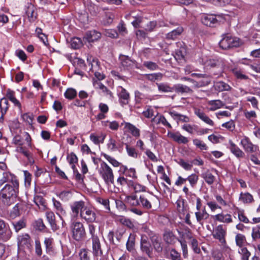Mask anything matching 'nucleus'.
Masks as SVG:
<instances>
[{"instance_id":"obj_1","label":"nucleus","mask_w":260,"mask_h":260,"mask_svg":"<svg viewBox=\"0 0 260 260\" xmlns=\"http://www.w3.org/2000/svg\"><path fill=\"white\" fill-rule=\"evenodd\" d=\"M19 185L5 184L0 190V200L3 208L14 204L18 193Z\"/></svg>"},{"instance_id":"obj_2","label":"nucleus","mask_w":260,"mask_h":260,"mask_svg":"<svg viewBox=\"0 0 260 260\" xmlns=\"http://www.w3.org/2000/svg\"><path fill=\"white\" fill-rule=\"evenodd\" d=\"M72 237L77 241H82L86 237V232L83 224L79 221L73 222L71 225Z\"/></svg>"},{"instance_id":"obj_3","label":"nucleus","mask_w":260,"mask_h":260,"mask_svg":"<svg viewBox=\"0 0 260 260\" xmlns=\"http://www.w3.org/2000/svg\"><path fill=\"white\" fill-rule=\"evenodd\" d=\"M240 44L239 39L233 38L228 35H224L219 43L220 47L224 50L232 47H237L240 46Z\"/></svg>"},{"instance_id":"obj_4","label":"nucleus","mask_w":260,"mask_h":260,"mask_svg":"<svg viewBox=\"0 0 260 260\" xmlns=\"http://www.w3.org/2000/svg\"><path fill=\"white\" fill-rule=\"evenodd\" d=\"M12 231L9 224L0 219V241L7 242L12 237Z\"/></svg>"},{"instance_id":"obj_5","label":"nucleus","mask_w":260,"mask_h":260,"mask_svg":"<svg viewBox=\"0 0 260 260\" xmlns=\"http://www.w3.org/2000/svg\"><path fill=\"white\" fill-rule=\"evenodd\" d=\"M101 168L100 174L102 175L103 178L107 184L109 183H114V175L113 171L110 167L104 161L101 164Z\"/></svg>"},{"instance_id":"obj_6","label":"nucleus","mask_w":260,"mask_h":260,"mask_svg":"<svg viewBox=\"0 0 260 260\" xmlns=\"http://www.w3.org/2000/svg\"><path fill=\"white\" fill-rule=\"evenodd\" d=\"M5 183L11 185H19L17 177L10 172H4L2 177L0 179V186H2Z\"/></svg>"},{"instance_id":"obj_7","label":"nucleus","mask_w":260,"mask_h":260,"mask_svg":"<svg viewBox=\"0 0 260 260\" xmlns=\"http://www.w3.org/2000/svg\"><path fill=\"white\" fill-rule=\"evenodd\" d=\"M81 218L84 219L87 223L96 222V215L93 210L85 207L80 213Z\"/></svg>"},{"instance_id":"obj_8","label":"nucleus","mask_w":260,"mask_h":260,"mask_svg":"<svg viewBox=\"0 0 260 260\" xmlns=\"http://www.w3.org/2000/svg\"><path fill=\"white\" fill-rule=\"evenodd\" d=\"M140 249L142 252L145 253L149 258H152L153 248L151 243L148 241L146 237H142L141 240Z\"/></svg>"},{"instance_id":"obj_9","label":"nucleus","mask_w":260,"mask_h":260,"mask_svg":"<svg viewBox=\"0 0 260 260\" xmlns=\"http://www.w3.org/2000/svg\"><path fill=\"white\" fill-rule=\"evenodd\" d=\"M226 231L223 228L222 225L217 226L213 233V236L214 238L219 240L221 243H225V236Z\"/></svg>"},{"instance_id":"obj_10","label":"nucleus","mask_w":260,"mask_h":260,"mask_svg":"<svg viewBox=\"0 0 260 260\" xmlns=\"http://www.w3.org/2000/svg\"><path fill=\"white\" fill-rule=\"evenodd\" d=\"M201 21L203 24L209 27H215L218 23L217 19L213 15H203Z\"/></svg>"},{"instance_id":"obj_11","label":"nucleus","mask_w":260,"mask_h":260,"mask_svg":"<svg viewBox=\"0 0 260 260\" xmlns=\"http://www.w3.org/2000/svg\"><path fill=\"white\" fill-rule=\"evenodd\" d=\"M36 8L31 3H27L25 6V14L27 16L29 21H34L37 17V14L35 13Z\"/></svg>"},{"instance_id":"obj_12","label":"nucleus","mask_w":260,"mask_h":260,"mask_svg":"<svg viewBox=\"0 0 260 260\" xmlns=\"http://www.w3.org/2000/svg\"><path fill=\"white\" fill-rule=\"evenodd\" d=\"M93 254L94 256H98L103 254L101 249V243L98 237H94L92 238Z\"/></svg>"},{"instance_id":"obj_13","label":"nucleus","mask_w":260,"mask_h":260,"mask_svg":"<svg viewBox=\"0 0 260 260\" xmlns=\"http://www.w3.org/2000/svg\"><path fill=\"white\" fill-rule=\"evenodd\" d=\"M101 36L100 32L96 31L95 30L87 31L84 37V39H85L88 42H93L95 41L99 40Z\"/></svg>"},{"instance_id":"obj_14","label":"nucleus","mask_w":260,"mask_h":260,"mask_svg":"<svg viewBox=\"0 0 260 260\" xmlns=\"http://www.w3.org/2000/svg\"><path fill=\"white\" fill-rule=\"evenodd\" d=\"M18 245L29 249L31 247V239L30 236L26 234L19 236L18 238Z\"/></svg>"},{"instance_id":"obj_15","label":"nucleus","mask_w":260,"mask_h":260,"mask_svg":"<svg viewBox=\"0 0 260 260\" xmlns=\"http://www.w3.org/2000/svg\"><path fill=\"white\" fill-rule=\"evenodd\" d=\"M151 197H152V196L148 194L140 195L139 196V198L140 205L142 206V207L145 209H151L152 207L151 204L150 203Z\"/></svg>"},{"instance_id":"obj_16","label":"nucleus","mask_w":260,"mask_h":260,"mask_svg":"<svg viewBox=\"0 0 260 260\" xmlns=\"http://www.w3.org/2000/svg\"><path fill=\"white\" fill-rule=\"evenodd\" d=\"M241 144L246 152H253L257 150V146L252 144L248 138L246 137L242 139Z\"/></svg>"},{"instance_id":"obj_17","label":"nucleus","mask_w":260,"mask_h":260,"mask_svg":"<svg viewBox=\"0 0 260 260\" xmlns=\"http://www.w3.org/2000/svg\"><path fill=\"white\" fill-rule=\"evenodd\" d=\"M168 136L174 141L178 143L186 144L188 140L187 138L182 136L179 132L168 133Z\"/></svg>"},{"instance_id":"obj_18","label":"nucleus","mask_w":260,"mask_h":260,"mask_svg":"<svg viewBox=\"0 0 260 260\" xmlns=\"http://www.w3.org/2000/svg\"><path fill=\"white\" fill-rule=\"evenodd\" d=\"M176 237L172 231L165 230L163 234V239L168 244L173 245L175 243Z\"/></svg>"},{"instance_id":"obj_19","label":"nucleus","mask_w":260,"mask_h":260,"mask_svg":"<svg viewBox=\"0 0 260 260\" xmlns=\"http://www.w3.org/2000/svg\"><path fill=\"white\" fill-rule=\"evenodd\" d=\"M194 113L199 118L207 124L212 126L214 125L213 121L202 110L196 108L194 109Z\"/></svg>"},{"instance_id":"obj_20","label":"nucleus","mask_w":260,"mask_h":260,"mask_svg":"<svg viewBox=\"0 0 260 260\" xmlns=\"http://www.w3.org/2000/svg\"><path fill=\"white\" fill-rule=\"evenodd\" d=\"M174 90L178 93H192L193 92V90L189 87L181 84L174 85Z\"/></svg>"},{"instance_id":"obj_21","label":"nucleus","mask_w":260,"mask_h":260,"mask_svg":"<svg viewBox=\"0 0 260 260\" xmlns=\"http://www.w3.org/2000/svg\"><path fill=\"white\" fill-rule=\"evenodd\" d=\"M45 214L52 230L54 231L58 230V227L56 223L55 216L54 213L51 211H47Z\"/></svg>"},{"instance_id":"obj_22","label":"nucleus","mask_w":260,"mask_h":260,"mask_svg":"<svg viewBox=\"0 0 260 260\" xmlns=\"http://www.w3.org/2000/svg\"><path fill=\"white\" fill-rule=\"evenodd\" d=\"M214 84L215 89L219 92L230 91L232 89L230 85L223 81L214 82Z\"/></svg>"},{"instance_id":"obj_23","label":"nucleus","mask_w":260,"mask_h":260,"mask_svg":"<svg viewBox=\"0 0 260 260\" xmlns=\"http://www.w3.org/2000/svg\"><path fill=\"white\" fill-rule=\"evenodd\" d=\"M84 202L80 201L74 202L71 205V209L73 213L75 214V216H77L79 214V211L81 212L82 209H84L85 208Z\"/></svg>"},{"instance_id":"obj_24","label":"nucleus","mask_w":260,"mask_h":260,"mask_svg":"<svg viewBox=\"0 0 260 260\" xmlns=\"http://www.w3.org/2000/svg\"><path fill=\"white\" fill-rule=\"evenodd\" d=\"M201 177L204 179L205 182L210 185L213 184L215 180V177L208 170L203 172L201 174Z\"/></svg>"},{"instance_id":"obj_25","label":"nucleus","mask_w":260,"mask_h":260,"mask_svg":"<svg viewBox=\"0 0 260 260\" xmlns=\"http://www.w3.org/2000/svg\"><path fill=\"white\" fill-rule=\"evenodd\" d=\"M54 240L51 237H45L44 240V243L45 246L46 251L47 253H53Z\"/></svg>"},{"instance_id":"obj_26","label":"nucleus","mask_w":260,"mask_h":260,"mask_svg":"<svg viewBox=\"0 0 260 260\" xmlns=\"http://www.w3.org/2000/svg\"><path fill=\"white\" fill-rule=\"evenodd\" d=\"M230 146L229 147L231 152L237 157H243L244 152L241 151L232 141H230Z\"/></svg>"},{"instance_id":"obj_27","label":"nucleus","mask_w":260,"mask_h":260,"mask_svg":"<svg viewBox=\"0 0 260 260\" xmlns=\"http://www.w3.org/2000/svg\"><path fill=\"white\" fill-rule=\"evenodd\" d=\"M183 31L182 27H178L177 29L168 33L166 35V39L168 40H175L180 36Z\"/></svg>"},{"instance_id":"obj_28","label":"nucleus","mask_w":260,"mask_h":260,"mask_svg":"<svg viewBox=\"0 0 260 260\" xmlns=\"http://www.w3.org/2000/svg\"><path fill=\"white\" fill-rule=\"evenodd\" d=\"M169 114L175 120L183 122H188L189 121L190 119L188 117L179 114L175 111H170Z\"/></svg>"},{"instance_id":"obj_29","label":"nucleus","mask_w":260,"mask_h":260,"mask_svg":"<svg viewBox=\"0 0 260 260\" xmlns=\"http://www.w3.org/2000/svg\"><path fill=\"white\" fill-rule=\"evenodd\" d=\"M224 64H217V67L216 68L215 67L211 69L212 76H214L216 78L222 77L224 72Z\"/></svg>"},{"instance_id":"obj_30","label":"nucleus","mask_w":260,"mask_h":260,"mask_svg":"<svg viewBox=\"0 0 260 260\" xmlns=\"http://www.w3.org/2000/svg\"><path fill=\"white\" fill-rule=\"evenodd\" d=\"M178 233L182 239H187L191 240L194 239L190 229L187 226L184 227L183 231H178Z\"/></svg>"},{"instance_id":"obj_31","label":"nucleus","mask_w":260,"mask_h":260,"mask_svg":"<svg viewBox=\"0 0 260 260\" xmlns=\"http://www.w3.org/2000/svg\"><path fill=\"white\" fill-rule=\"evenodd\" d=\"M125 202L128 204L133 206H140L139 198L137 195L127 196L125 199Z\"/></svg>"},{"instance_id":"obj_32","label":"nucleus","mask_w":260,"mask_h":260,"mask_svg":"<svg viewBox=\"0 0 260 260\" xmlns=\"http://www.w3.org/2000/svg\"><path fill=\"white\" fill-rule=\"evenodd\" d=\"M119 96L120 98V102L122 105H126L128 104L129 95L124 88H122Z\"/></svg>"},{"instance_id":"obj_33","label":"nucleus","mask_w":260,"mask_h":260,"mask_svg":"<svg viewBox=\"0 0 260 260\" xmlns=\"http://www.w3.org/2000/svg\"><path fill=\"white\" fill-rule=\"evenodd\" d=\"M158 90L163 92H172L174 90V86L171 87L167 83H157Z\"/></svg>"},{"instance_id":"obj_34","label":"nucleus","mask_w":260,"mask_h":260,"mask_svg":"<svg viewBox=\"0 0 260 260\" xmlns=\"http://www.w3.org/2000/svg\"><path fill=\"white\" fill-rule=\"evenodd\" d=\"M135 236L134 234H131L126 242V249L131 252L134 250Z\"/></svg>"},{"instance_id":"obj_35","label":"nucleus","mask_w":260,"mask_h":260,"mask_svg":"<svg viewBox=\"0 0 260 260\" xmlns=\"http://www.w3.org/2000/svg\"><path fill=\"white\" fill-rule=\"evenodd\" d=\"M168 257L171 260H182L181 254L174 248L169 250Z\"/></svg>"},{"instance_id":"obj_36","label":"nucleus","mask_w":260,"mask_h":260,"mask_svg":"<svg viewBox=\"0 0 260 260\" xmlns=\"http://www.w3.org/2000/svg\"><path fill=\"white\" fill-rule=\"evenodd\" d=\"M87 61L91 64V69L93 72L94 71L97 70L100 66V62L98 59L94 58L92 56L87 57Z\"/></svg>"},{"instance_id":"obj_37","label":"nucleus","mask_w":260,"mask_h":260,"mask_svg":"<svg viewBox=\"0 0 260 260\" xmlns=\"http://www.w3.org/2000/svg\"><path fill=\"white\" fill-rule=\"evenodd\" d=\"M240 200L244 203H250L253 201V197L249 193H241L240 197Z\"/></svg>"},{"instance_id":"obj_38","label":"nucleus","mask_w":260,"mask_h":260,"mask_svg":"<svg viewBox=\"0 0 260 260\" xmlns=\"http://www.w3.org/2000/svg\"><path fill=\"white\" fill-rule=\"evenodd\" d=\"M125 127L130 131L131 133L134 136L139 137L140 136V131L135 126L131 123H126Z\"/></svg>"},{"instance_id":"obj_39","label":"nucleus","mask_w":260,"mask_h":260,"mask_svg":"<svg viewBox=\"0 0 260 260\" xmlns=\"http://www.w3.org/2000/svg\"><path fill=\"white\" fill-rule=\"evenodd\" d=\"M232 73L238 79L247 80L248 79V76L244 74L241 70L234 69L232 70Z\"/></svg>"},{"instance_id":"obj_40","label":"nucleus","mask_w":260,"mask_h":260,"mask_svg":"<svg viewBox=\"0 0 260 260\" xmlns=\"http://www.w3.org/2000/svg\"><path fill=\"white\" fill-rule=\"evenodd\" d=\"M177 240L181 244V249L182 250V254L184 258H187L188 256V249L186 241L184 239H177Z\"/></svg>"},{"instance_id":"obj_41","label":"nucleus","mask_w":260,"mask_h":260,"mask_svg":"<svg viewBox=\"0 0 260 260\" xmlns=\"http://www.w3.org/2000/svg\"><path fill=\"white\" fill-rule=\"evenodd\" d=\"M33 225L34 228L36 230H38L40 231H44L46 228L45 225L43 220L41 218H39L38 220H36L33 223Z\"/></svg>"},{"instance_id":"obj_42","label":"nucleus","mask_w":260,"mask_h":260,"mask_svg":"<svg viewBox=\"0 0 260 260\" xmlns=\"http://www.w3.org/2000/svg\"><path fill=\"white\" fill-rule=\"evenodd\" d=\"M90 251L86 249H81L79 253L80 260H90Z\"/></svg>"},{"instance_id":"obj_43","label":"nucleus","mask_w":260,"mask_h":260,"mask_svg":"<svg viewBox=\"0 0 260 260\" xmlns=\"http://www.w3.org/2000/svg\"><path fill=\"white\" fill-rule=\"evenodd\" d=\"M206 64L211 69L215 67L216 68L217 67V64L223 65V63L218 59H210L207 60Z\"/></svg>"},{"instance_id":"obj_44","label":"nucleus","mask_w":260,"mask_h":260,"mask_svg":"<svg viewBox=\"0 0 260 260\" xmlns=\"http://www.w3.org/2000/svg\"><path fill=\"white\" fill-rule=\"evenodd\" d=\"M235 240L237 245L241 247L244 245L246 242V238L243 235L238 234L236 236Z\"/></svg>"},{"instance_id":"obj_45","label":"nucleus","mask_w":260,"mask_h":260,"mask_svg":"<svg viewBox=\"0 0 260 260\" xmlns=\"http://www.w3.org/2000/svg\"><path fill=\"white\" fill-rule=\"evenodd\" d=\"M7 98L12 102L15 106H20V102L15 98L14 92L10 89L7 91Z\"/></svg>"},{"instance_id":"obj_46","label":"nucleus","mask_w":260,"mask_h":260,"mask_svg":"<svg viewBox=\"0 0 260 260\" xmlns=\"http://www.w3.org/2000/svg\"><path fill=\"white\" fill-rule=\"evenodd\" d=\"M106 135L102 134L101 136H96L93 135H90L91 140L95 144H99L101 143H103L105 139Z\"/></svg>"},{"instance_id":"obj_47","label":"nucleus","mask_w":260,"mask_h":260,"mask_svg":"<svg viewBox=\"0 0 260 260\" xmlns=\"http://www.w3.org/2000/svg\"><path fill=\"white\" fill-rule=\"evenodd\" d=\"M121 63L123 67H128L133 64L132 60L126 56L121 55L120 56Z\"/></svg>"},{"instance_id":"obj_48","label":"nucleus","mask_w":260,"mask_h":260,"mask_svg":"<svg viewBox=\"0 0 260 260\" xmlns=\"http://www.w3.org/2000/svg\"><path fill=\"white\" fill-rule=\"evenodd\" d=\"M176 204L177 205V209L178 212L184 214V200L182 199H179L177 201Z\"/></svg>"},{"instance_id":"obj_49","label":"nucleus","mask_w":260,"mask_h":260,"mask_svg":"<svg viewBox=\"0 0 260 260\" xmlns=\"http://www.w3.org/2000/svg\"><path fill=\"white\" fill-rule=\"evenodd\" d=\"M77 95L76 90L73 88H69L64 93L65 97L70 100L74 99Z\"/></svg>"},{"instance_id":"obj_50","label":"nucleus","mask_w":260,"mask_h":260,"mask_svg":"<svg viewBox=\"0 0 260 260\" xmlns=\"http://www.w3.org/2000/svg\"><path fill=\"white\" fill-rule=\"evenodd\" d=\"M200 86H206L211 82V76L206 74L205 76L200 81Z\"/></svg>"},{"instance_id":"obj_51","label":"nucleus","mask_w":260,"mask_h":260,"mask_svg":"<svg viewBox=\"0 0 260 260\" xmlns=\"http://www.w3.org/2000/svg\"><path fill=\"white\" fill-rule=\"evenodd\" d=\"M208 104L213 107L214 110L220 108L224 105L223 103L219 100L210 101L208 102Z\"/></svg>"},{"instance_id":"obj_52","label":"nucleus","mask_w":260,"mask_h":260,"mask_svg":"<svg viewBox=\"0 0 260 260\" xmlns=\"http://www.w3.org/2000/svg\"><path fill=\"white\" fill-rule=\"evenodd\" d=\"M198 179V176L195 174H192L187 178V180L189 182L190 184L192 187H194L196 185Z\"/></svg>"},{"instance_id":"obj_53","label":"nucleus","mask_w":260,"mask_h":260,"mask_svg":"<svg viewBox=\"0 0 260 260\" xmlns=\"http://www.w3.org/2000/svg\"><path fill=\"white\" fill-rule=\"evenodd\" d=\"M190 244L191 246L192 250L196 253H200L201 250L200 247L198 246V241L195 238L190 240Z\"/></svg>"},{"instance_id":"obj_54","label":"nucleus","mask_w":260,"mask_h":260,"mask_svg":"<svg viewBox=\"0 0 260 260\" xmlns=\"http://www.w3.org/2000/svg\"><path fill=\"white\" fill-rule=\"evenodd\" d=\"M35 253L37 256H41L42 255V248L40 241L39 240L35 241Z\"/></svg>"},{"instance_id":"obj_55","label":"nucleus","mask_w":260,"mask_h":260,"mask_svg":"<svg viewBox=\"0 0 260 260\" xmlns=\"http://www.w3.org/2000/svg\"><path fill=\"white\" fill-rule=\"evenodd\" d=\"M126 149L127 153L128 155L133 157L134 158H136L137 157L138 154L135 148L132 147H130L128 144H125Z\"/></svg>"},{"instance_id":"obj_56","label":"nucleus","mask_w":260,"mask_h":260,"mask_svg":"<svg viewBox=\"0 0 260 260\" xmlns=\"http://www.w3.org/2000/svg\"><path fill=\"white\" fill-rule=\"evenodd\" d=\"M71 45L73 48L78 49L82 46L81 40L78 38H74L71 40Z\"/></svg>"},{"instance_id":"obj_57","label":"nucleus","mask_w":260,"mask_h":260,"mask_svg":"<svg viewBox=\"0 0 260 260\" xmlns=\"http://www.w3.org/2000/svg\"><path fill=\"white\" fill-rule=\"evenodd\" d=\"M93 84L95 88L100 89L103 92H109V91L107 89V88L99 81L95 80L94 79H93Z\"/></svg>"},{"instance_id":"obj_58","label":"nucleus","mask_w":260,"mask_h":260,"mask_svg":"<svg viewBox=\"0 0 260 260\" xmlns=\"http://www.w3.org/2000/svg\"><path fill=\"white\" fill-rule=\"evenodd\" d=\"M13 224L16 232H18L25 226V223L23 220H20L17 222H13Z\"/></svg>"},{"instance_id":"obj_59","label":"nucleus","mask_w":260,"mask_h":260,"mask_svg":"<svg viewBox=\"0 0 260 260\" xmlns=\"http://www.w3.org/2000/svg\"><path fill=\"white\" fill-rule=\"evenodd\" d=\"M53 204L55 207V208L56 209V210L58 211L57 214H61L62 215H63L66 213L65 211L63 209L61 204L59 201L54 200L53 201Z\"/></svg>"},{"instance_id":"obj_60","label":"nucleus","mask_w":260,"mask_h":260,"mask_svg":"<svg viewBox=\"0 0 260 260\" xmlns=\"http://www.w3.org/2000/svg\"><path fill=\"white\" fill-rule=\"evenodd\" d=\"M17 151L19 152V153H21L22 154H23L25 156H26L28 161L29 162H31V160L32 159L31 158V155L28 152V151H26L25 149H24V148L22 147V146H20L19 147H18L17 149Z\"/></svg>"},{"instance_id":"obj_61","label":"nucleus","mask_w":260,"mask_h":260,"mask_svg":"<svg viewBox=\"0 0 260 260\" xmlns=\"http://www.w3.org/2000/svg\"><path fill=\"white\" fill-rule=\"evenodd\" d=\"M178 164L186 170H190L192 167L191 164L186 162L182 159H180Z\"/></svg>"},{"instance_id":"obj_62","label":"nucleus","mask_w":260,"mask_h":260,"mask_svg":"<svg viewBox=\"0 0 260 260\" xmlns=\"http://www.w3.org/2000/svg\"><path fill=\"white\" fill-rule=\"evenodd\" d=\"M67 159L70 164H75L78 162V158L74 152L68 155Z\"/></svg>"},{"instance_id":"obj_63","label":"nucleus","mask_w":260,"mask_h":260,"mask_svg":"<svg viewBox=\"0 0 260 260\" xmlns=\"http://www.w3.org/2000/svg\"><path fill=\"white\" fill-rule=\"evenodd\" d=\"M193 143L194 145H195L197 147L200 148L201 150H206L207 148V147L206 146V145L203 143V142L199 139H194L193 140Z\"/></svg>"},{"instance_id":"obj_64","label":"nucleus","mask_w":260,"mask_h":260,"mask_svg":"<svg viewBox=\"0 0 260 260\" xmlns=\"http://www.w3.org/2000/svg\"><path fill=\"white\" fill-rule=\"evenodd\" d=\"M144 67L151 70H155L158 68L156 63L152 61H145L143 63Z\"/></svg>"}]
</instances>
